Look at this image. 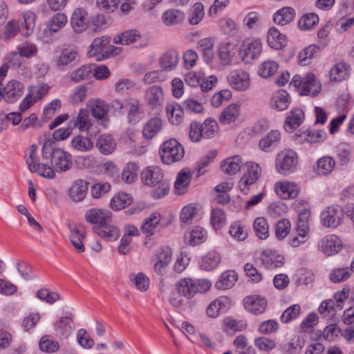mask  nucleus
Wrapping results in <instances>:
<instances>
[{"mask_svg": "<svg viewBox=\"0 0 354 354\" xmlns=\"http://www.w3.org/2000/svg\"><path fill=\"white\" fill-rule=\"evenodd\" d=\"M178 292L187 298L191 299L196 294L197 288L195 286V281L191 278H183L176 281L175 284Z\"/></svg>", "mask_w": 354, "mask_h": 354, "instance_id": "a878e982", "label": "nucleus"}, {"mask_svg": "<svg viewBox=\"0 0 354 354\" xmlns=\"http://www.w3.org/2000/svg\"><path fill=\"white\" fill-rule=\"evenodd\" d=\"M93 72L92 65H83L73 71L70 74L71 80L74 82H79L88 78Z\"/></svg>", "mask_w": 354, "mask_h": 354, "instance_id": "69168bd1", "label": "nucleus"}, {"mask_svg": "<svg viewBox=\"0 0 354 354\" xmlns=\"http://www.w3.org/2000/svg\"><path fill=\"white\" fill-rule=\"evenodd\" d=\"M71 123L75 128L82 132L88 131L93 125L88 111L84 109H81L78 112L73 114Z\"/></svg>", "mask_w": 354, "mask_h": 354, "instance_id": "a211bd4d", "label": "nucleus"}, {"mask_svg": "<svg viewBox=\"0 0 354 354\" xmlns=\"http://www.w3.org/2000/svg\"><path fill=\"white\" fill-rule=\"evenodd\" d=\"M109 43L110 38L107 36L95 38L89 46L87 52L88 57H96L97 61H102L118 54L115 52L117 48Z\"/></svg>", "mask_w": 354, "mask_h": 354, "instance_id": "39448f33", "label": "nucleus"}, {"mask_svg": "<svg viewBox=\"0 0 354 354\" xmlns=\"http://www.w3.org/2000/svg\"><path fill=\"white\" fill-rule=\"evenodd\" d=\"M201 126L203 138L205 139L213 138L218 131L217 122L211 118L206 119L201 123Z\"/></svg>", "mask_w": 354, "mask_h": 354, "instance_id": "052dcab7", "label": "nucleus"}, {"mask_svg": "<svg viewBox=\"0 0 354 354\" xmlns=\"http://www.w3.org/2000/svg\"><path fill=\"white\" fill-rule=\"evenodd\" d=\"M237 279V274L234 271H225L221 275L215 286L218 289L227 290L235 284Z\"/></svg>", "mask_w": 354, "mask_h": 354, "instance_id": "a18cd8bd", "label": "nucleus"}, {"mask_svg": "<svg viewBox=\"0 0 354 354\" xmlns=\"http://www.w3.org/2000/svg\"><path fill=\"white\" fill-rule=\"evenodd\" d=\"M281 138V133L279 131L271 130L260 139L259 147L264 152L271 151L279 145Z\"/></svg>", "mask_w": 354, "mask_h": 354, "instance_id": "b1692460", "label": "nucleus"}, {"mask_svg": "<svg viewBox=\"0 0 354 354\" xmlns=\"http://www.w3.org/2000/svg\"><path fill=\"white\" fill-rule=\"evenodd\" d=\"M221 260V255L217 252L210 251L202 257L200 268L205 271H211L217 268Z\"/></svg>", "mask_w": 354, "mask_h": 354, "instance_id": "e433bc0d", "label": "nucleus"}, {"mask_svg": "<svg viewBox=\"0 0 354 354\" xmlns=\"http://www.w3.org/2000/svg\"><path fill=\"white\" fill-rule=\"evenodd\" d=\"M245 170L239 182V187L241 192L247 194L249 186L254 184L261 175L260 166L254 162H248L245 165Z\"/></svg>", "mask_w": 354, "mask_h": 354, "instance_id": "0eeeda50", "label": "nucleus"}, {"mask_svg": "<svg viewBox=\"0 0 354 354\" xmlns=\"http://www.w3.org/2000/svg\"><path fill=\"white\" fill-rule=\"evenodd\" d=\"M279 69V64L274 60H266L260 64L258 68L259 75L268 78L272 76Z\"/></svg>", "mask_w": 354, "mask_h": 354, "instance_id": "864d4df0", "label": "nucleus"}, {"mask_svg": "<svg viewBox=\"0 0 354 354\" xmlns=\"http://www.w3.org/2000/svg\"><path fill=\"white\" fill-rule=\"evenodd\" d=\"M68 21L67 17L64 13H57L53 16L48 24V28L51 32H56L63 28Z\"/></svg>", "mask_w": 354, "mask_h": 354, "instance_id": "bf43d9fd", "label": "nucleus"}, {"mask_svg": "<svg viewBox=\"0 0 354 354\" xmlns=\"http://www.w3.org/2000/svg\"><path fill=\"white\" fill-rule=\"evenodd\" d=\"M227 80L231 88L237 91H245L250 86V75L242 69L231 71L227 76Z\"/></svg>", "mask_w": 354, "mask_h": 354, "instance_id": "9d476101", "label": "nucleus"}, {"mask_svg": "<svg viewBox=\"0 0 354 354\" xmlns=\"http://www.w3.org/2000/svg\"><path fill=\"white\" fill-rule=\"evenodd\" d=\"M133 202L132 196L125 192H119L113 196L110 201V207L113 210H121L130 205Z\"/></svg>", "mask_w": 354, "mask_h": 354, "instance_id": "37998d69", "label": "nucleus"}, {"mask_svg": "<svg viewBox=\"0 0 354 354\" xmlns=\"http://www.w3.org/2000/svg\"><path fill=\"white\" fill-rule=\"evenodd\" d=\"M138 165L133 162L127 163L123 169L122 178L127 183H133L137 178Z\"/></svg>", "mask_w": 354, "mask_h": 354, "instance_id": "774afa93", "label": "nucleus"}, {"mask_svg": "<svg viewBox=\"0 0 354 354\" xmlns=\"http://www.w3.org/2000/svg\"><path fill=\"white\" fill-rule=\"evenodd\" d=\"M295 137L297 141L301 144L304 142L312 144L324 141L326 139V133L323 131L307 130L299 134H296Z\"/></svg>", "mask_w": 354, "mask_h": 354, "instance_id": "2f4dec72", "label": "nucleus"}, {"mask_svg": "<svg viewBox=\"0 0 354 354\" xmlns=\"http://www.w3.org/2000/svg\"><path fill=\"white\" fill-rule=\"evenodd\" d=\"M295 10L291 7H283L273 15L274 22L280 26H285L292 22L295 17Z\"/></svg>", "mask_w": 354, "mask_h": 354, "instance_id": "f704fd0d", "label": "nucleus"}, {"mask_svg": "<svg viewBox=\"0 0 354 354\" xmlns=\"http://www.w3.org/2000/svg\"><path fill=\"white\" fill-rule=\"evenodd\" d=\"M262 52V42L259 38H248L241 46V55L243 60L249 63L257 59Z\"/></svg>", "mask_w": 354, "mask_h": 354, "instance_id": "1a4fd4ad", "label": "nucleus"}, {"mask_svg": "<svg viewBox=\"0 0 354 354\" xmlns=\"http://www.w3.org/2000/svg\"><path fill=\"white\" fill-rule=\"evenodd\" d=\"M207 238V232L201 227H194L185 235L190 245L195 246L203 243Z\"/></svg>", "mask_w": 354, "mask_h": 354, "instance_id": "8fccbe9b", "label": "nucleus"}, {"mask_svg": "<svg viewBox=\"0 0 354 354\" xmlns=\"http://www.w3.org/2000/svg\"><path fill=\"white\" fill-rule=\"evenodd\" d=\"M351 272L350 267L335 268L330 273V279L333 283H340L347 280L351 277Z\"/></svg>", "mask_w": 354, "mask_h": 354, "instance_id": "338daca9", "label": "nucleus"}, {"mask_svg": "<svg viewBox=\"0 0 354 354\" xmlns=\"http://www.w3.org/2000/svg\"><path fill=\"white\" fill-rule=\"evenodd\" d=\"M204 6L200 2L195 3L191 10L189 17V22L191 25H196L201 22L204 17Z\"/></svg>", "mask_w": 354, "mask_h": 354, "instance_id": "0e129e2a", "label": "nucleus"}, {"mask_svg": "<svg viewBox=\"0 0 354 354\" xmlns=\"http://www.w3.org/2000/svg\"><path fill=\"white\" fill-rule=\"evenodd\" d=\"M55 335L62 339L68 338L75 329L73 315L61 317L55 324Z\"/></svg>", "mask_w": 354, "mask_h": 354, "instance_id": "dca6fc26", "label": "nucleus"}, {"mask_svg": "<svg viewBox=\"0 0 354 354\" xmlns=\"http://www.w3.org/2000/svg\"><path fill=\"white\" fill-rule=\"evenodd\" d=\"M290 84L297 88L300 95H317L321 91V84L313 73H308L304 77L295 75Z\"/></svg>", "mask_w": 354, "mask_h": 354, "instance_id": "20e7f679", "label": "nucleus"}, {"mask_svg": "<svg viewBox=\"0 0 354 354\" xmlns=\"http://www.w3.org/2000/svg\"><path fill=\"white\" fill-rule=\"evenodd\" d=\"M141 180L146 186L151 187V196L159 199L166 196L169 192V185L164 177L162 170L158 166H149L141 173Z\"/></svg>", "mask_w": 354, "mask_h": 354, "instance_id": "f257e3e1", "label": "nucleus"}, {"mask_svg": "<svg viewBox=\"0 0 354 354\" xmlns=\"http://www.w3.org/2000/svg\"><path fill=\"white\" fill-rule=\"evenodd\" d=\"M85 239V234L81 232L80 230L75 227L71 229L70 234V241L77 252L82 253L84 252L85 248L83 241Z\"/></svg>", "mask_w": 354, "mask_h": 354, "instance_id": "6e6d98bb", "label": "nucleus"}, {"mask_svg": "<svg viewBox=\"0 0 354 354\" xmlns=\"http://www.w3.org/2000/svg\"><path fill=\"white\" fill-rule=\"evenodd\" d=\"M318 47L315 45H310L302 49L298 54V62L300 65L306 66L309 64L310 60L315 57Z\"/></svg>", "mask_w": 354, "mask_h": 354, "instance_id": "680f3d73", "label": "nucleus"}, {"mask_svg": "<svg viewBox=\"0 0 354 354\" xmlns=\"http://www.w3.org/2000/svg\"><path fill=\"white\" fill-rule=\"evenodd\" d=\"M244 306L248 312L254 315H259L265 312L267 307V300L266 298L258 295H251L244 299Z\"/></svg>", "mask_w": 354, "mask_h": 354, "instance_id": "aec40b11", "label": "nucleus"}, {"mask_svg": "<svg viewBox=\"0 0 354 354\" xmlns=\"http://www.w3.org/2000/svg\"><path fill=\"white\" fill-rule=\"evenodd\" d=\"M96 147L102 154L109 155L115 151L116 143L111 135L104 134L98 138Z\"/></svg>", "mask_w": 354, "mask_h": 354, "instance_id": "ea45409f", "label": "nucleus"}, {"mask_svg": "<svg viewBox=\"0 0 354 354\" xmlns=\"http://www.w3.org/2000/svg\"><path fill=\"white\" fill-rule=\"evenodd\" d=\"M350 66L346 62H339L330 70L329 78L333 82H342L349 76Z\"/></svg>", "mask_w": 354, "mask_h": 354, "instance_id": "c756f323", "label": "nucleus"}, {"mask_svg": "<svg viewBox=\"0 0 354 354\" xmlns=\"http://www.w3.org/2000/svg\"><path fill=\"white\" fill-rule=\"evenodd\" d=\"M71 147L78 151L86 152L93 148V141L88 137L76 136L71 141Z\"/></svg>", "mask_w": 354, "mask_h": 354, "instance_id": "de8ad7c7", "label": "nucleus"}, {"mask_svg": "<svg viewBox=\"0 0 354 354\" xmlns=\"http://www.w3.org/2000/svg\"><path fill=\"white\" fill-rule=\"evenodd\" d=\"M93 230L100 237L108 241L116 240L120 234V230L117 227L110 225L109 223L102 226L93 227Z\"/></svg>", "mask_w": 354, "mask_h": 354, "instance_id": "7c9ffc66", "label": "nucleus"}, {"mask_svg": "<svg viewBox=\"0 0 354 354\" xmlns=\"http://www.w3.org/2000/svg\"><path fill=\"white\" fill-rule=\"evenodd\" d=\"M336 308H338L333 299L324 301L319 307V313L325 318L331 319L336 314Z\"/></svg>", "mask_w": 354, "mask_h": 354, "instance_id": "e2e57ef3", "label": "nucleus"}, {"mask_svg": "<svg viewBox=\"0 0 354 354\" xmlns=\"http://www.w3.org/2000/svg\"><path fill=\"white\" fill-rule=\"evenodd\" d=\"M261 265L266 269L273 270L284 265L285 258L276 250H265L258 257Z\"/></svg>", "mask_w": 354, "mask_h": 354, "instance_id": "f8f14e48", "label": "nucleus"}, {"mask_svg": "<svg viewBox=\"0 0 354 354\" xmlns=\"http://www.w3.org/2000/svg\"><path fill=\"white\" fill-rule=\"evenodd\" d=\"M30 171L36 172L44 178L48 179L54 178L55 171L53 167L45 163H37L36 165H30Z\"/></svg>", "mask_w": 354, "mask_h": 354, "instance_id": "13d9d810", "label": "nucleus"}, {"mask_svg": "<svg viewBox=\"0 0 354 354\" xmlns=\"http://www.w3.org/2000/svg\"><path fill=\"white\" fill-rule=\"evenodd\" d=\"M240 106L236 104H232L225 109L219 116L221 124H230L234 122L239 115Z\"/></svg>", "mask_w": 354, "mask_h": 354, "instance_id": "49530a36", "label": "nucleus"}, {"mask_svg": "<svg viewBox=\"0 0 354 354\" xmlns=\"http://www.w3.org/2000/svg\"><path fill=\"white\" fill-rule=\"evenodd\" d=\"M162 122L159 118L150 119L144 126L142 134L145 138L151 140L162 129Z\"/></svg>", "mask_w": 354, "mask_h": 354, "instance_id": "a19ab883", "label": "nucleus"}, {"mask_svg": "<svg viewBox=\"0 0 354 354\" xmlns=\"http://www.w3.org/2000/svg\"><path fill=\"white\" fill-rule=\"evenodd\" d=\"M320 216L324 227L335 228L342 223L344 214L341 206L333 205L326 207Z\"/></svg>", "mask_w": 354, "mask_h": 354, "instance_id": "6e6552de", "label": "nucleus"}, {"mask_svg": "<svg viewBox=\"0 0 354 354\" xmlns=\"http://www.w3.org/2000/svg\"><path fill=\"white\" fill-rule=\"evenodd\" d=\"M8 70V66L3 64L0 67V102L4 100L8 103H15L22 95L21 84L16 80L10 81L6 86H2Z\"/></svg>", "mask_w": 354, "mask_h": 354, "instance_id": "f03ea898", "label": "nucleus"}, {"mask_svg": "<svg viewBox=\"0 0 354 354\" xmlns=\"http://www.w3.org/2000/svg\"><path fill=\"white\" fill-rule=\"evenodd\" d=\"M241 165V158L239 156H234L224 160L221 165V167L224 173L234 175L240 170Z\"/></svg>", "mask_w": 354, "mask_h": 354, "instance_id": "c03bdc74", "label": "nucleus"}, {"mask_svg": "<svg viewBox=\"0 0 354 354\" xmlns=\"http://www.w3.org/2000/svg\"><path fill=\"white\" fill-rule=\"evenodd\" d=\"M184 18L183 12L176 9H169L163 13L162 22L166 26H172L181 23Z\"/></svg>", "mask_w": 354, "mask_h": 354, "instance_id": "3c124183", "label": "nucleus"}, {"mask_svg": "<svg viewBox=\"0 0 354 354\" xmlns=\"http://www.w3.org/2000/svg\"><path fill=\"white\" fill-rule=\"evenodd\" d=\"M342 249L341 239L335 234H328L323 237L318 243V250L326 256L337 254Z\"/></svg>", "mask_w": 354, "mask_h": 354, "instance_id": "4468645a", "label": "nucleus"}, {"mask_svg": "<svg viewBox=\"0 0 354 354\" xmlns=\"http://www.w3.org/2000/svg\"><path fill=\"white\" fill-rule=\"evenodd\" d=\"M305 115L299 108L292 109L288 114L284 123V127L288 131H293L304 122Z\"/></svg>", "mask_w": 354, "mask_h": 354, "instance_id": "393cba45", "label": "nucleus"}, {"mask_svg": "<svg viewBox=\"0 0 354 354\" xmlns=\"http://www.w3.org/2000/svg\"><path fill=\"white\" fill-rule=\"evenodd\" d=\"M145 99L147 103L152 107L161 106L164 96L162 88L158 86L149 87L145 93Z\"/></svg>", "mask_w": 354, "mask_h": 354, "instance_id": "4c0bfd02", "label": "nucleus"}, {"mask_svg": "<svg viewBox=\"0 0 354 354\" xmlns=\"http://www.w3.org/2000/svg\"><path fill=\"white\" fill-rule=\"evenodd\" d=\"M88 185V183L86 180H76L68 189L69 198L75 203L82 201L87 194Z\"/></svg>", "mask_w": 354, "mask_h": 354, "instance_id": "5701e85b", "label": "nucleus"}, {"mask_svg": "<svg viewBox=\"0 0 354 354\" xmlns=\"http://www.w3.org/2000/svg\"><path fill=\"white\" fill-rule=\"evenodd\" d=\"M317 174L321 176L329 174L335 166V160L330 156H324L317 160Z\"/></svg>", "mask_w": 354, "mask_h": 354, "instance_id": "5fc2aeb1", "label": "nucleus"}, {"mask_svg": "<svg viewBox=\"0 0 354 354\" xmlns=\"http://www.w3.org/2000/svg\"><path fill=\"white\" fill-rule=\"evenodd\" d=\"M234 46L227 42L222 43L218 47L217 55L223 66L230 65L235 55Z\"/></svg>", "mask_w": 354, "mask_h": 354, "instance_id": "473e14b6", "label": "nucleus"}, {"mask_svg": "<svg viewBox=\"0 0 354 354\" xmlns=\"http://www.w3.org/2000/svg\"><path fill=\"white\" fill-rule=\"evenodd\" d=\"M268 44L274 49H282L287 45L286 36L275 27L270 28L267 35Z\"/></svg>", "mask_w": 354, "mask_h": 354, "instance_id": "cd10ccee", "label": "nucleus"}, {"mask_svg": "<svg viewBox=\"0 0 354 354\" xmlns=\"http://www.w3.org/2000/svg\"><path fill=\"white\" fill-rule=\"evenodd\" d=\"M50 158L55 171H66L71 167V156L62 149H54L51 151Z\"/></svg>", "mask_w": 354, "mask_h": 354, "instance_id": "9b49d317", "label": "nucleus"}, {"mask_svg": "<svg viewBox=\"0 0 354 354\" xmlns=\"http://www.w3.org/2000/svg\"><path fill=\"white\" fill-rule=\"evenodd\" d=\"M180 55L174 49H169L165 51L159 58L160 68L166 71H173L176 68L179 62Z\"/></svg>", "mask_w": 354, "mask_h": 354, "instance_id": "4be33fe9", "label": "nucleus"}, {"mask_svg": "<svg viewBox=\"0 0 354 354\" xmlns=\"http://www.w3.org/2000/svg\"><path fill=\"white\" fill-rule=\"evenodd\" d=\"M160 156L165 165L180 161L185 156L183 146L176 139L165 141L160 147Z\"/></svg>", "mask_w": 354, "mask_h": 354, "instance_id": "7ed1b4c3", "label": "nucleus"}, {"mask_svg": "<svg viewBox=\"0 0 354 354\" xmlns=\"http://www.w3.org/2000/svg\"><path fill=\"white\" fill-rule=\"evenodd\" d=\"M78 58L76 50L64 49L57 60V65L61 70H65L66 67Z\"/></svg>", "mask_w": 354, "mask_h": 354, "instance_id": "09e8293b", "label": "nucleus"}, {"mask_svg": "<svg viewBox=\"0 0 354 354\" xmlns=\"http://www.w3.org/2000/svg\"><path fill=\"white\" fill-rule=\"evenodd\" d=\"M88 23V13L86 10L82 8H75L71 17V24L74 31L77 33L84 32Z\"/></svg>", "mask_w": 354, "mask_h": 354, "instance_id": "6ab92c4d", "label": "nucleus"}, {"mask_svg": "<svg viewBox=\"0 0 354 354\" xmlns=\"http://www.w3.org/2000/svg\"><path fill=\"white\" fill-rule=\"evenodd\" d=\"M141 38V34L139 30L136 29L127 30L114 37L113 41L115 44H120L122 45H130Z\"/></svg>", "mask_w": 354, "mask_h": 354, "instance_id": "79ce46f5", "label": "nucleus"}, {"mask_svg": "<svg viewBox=\"0 0 354 354\" xmlns=\"http://www.w3.org/2000/svg\"><path fill=\"white\" fill-rule=\"evenodd\" d=\"M161 215L158 212H153L149 216L146 217L141 226V230L143 233L152 236L155 233L156 229L160 225Z\"/></svg>", "mask_w": 354, "mask_h": 354, "instance_id": "c9c22d12", "label": "nucleus"}, {"mask_svg": "<svg viewBox=\"0 0 354 354\" xmlns=\"http://www.w3.org/2000/svg\"><path fill=\"white\" fill-rule=\"evenodd\" d=\"M192 178V174L185 169L181 170L177 175L174 183L175 193L178 195L185 194L188 188Z\"/></svg>", "mask_w": 354, "mask_h": 354, "instance_id": "58836bf2", "label": "nucleus"}, {"mask_svg": "<svg viewBox=\"0 0 354 354\" xmlns=\"http://www.w3.org/2000/svg\"><path fill=\"white\" fill-rule=\"evenodd\" d=\"M50 86L46 84L30 86L28 93L24 98V111L30 109L36 102L41 100L49 91Z\"/></svg>", "mask_w": 354, "mask_h": 354, "instance_id": "2eb2a0df", "label": "nucleus"}, {"mask_svg": "<svg viewBox=\"0 0 354 354\" xmlns=\"http://www.w3.org/2000/svg\"><path fill=\"white\" fill-rule=\"evenodd\" d=\"M290 101L291 98L288 93L285 90H279L273 94L270 106L278 111H284L290 104Z\"/></svg>", "mask_w": 354, "mask_h": 354, "instance_id": "bb28decb", "label": "nucleus"}, {"mask_svg": "<svg viewBox=\"0 0 354 354\" xmlns=\"http://www.w3.org/2000/svg\"><path fill=\"white\" fill-rule=\"evenodd\" d=\"M297 155L292 151H282L276 158V169L283 175H287L293 172L297 165Z\"/></svg>", "mask_w": 354, "mask_h": 354, "instance_id": "423d86ee", "label": "nucleus"}, {"mask_svg": "<svg viewBox=\"0 0 354 354\" xmlns=\"http://www.w3.org/2000/svg\"><path fill=\"white\" fill-rule=\"evenodd\" d=\"M92 116L97 120H103L104 123L109 122L107 114L109 111V104L104 100L100 99L90 100L87 103ZM105 126L106 124H104Z\"/></svg>", "mask_w": 354, "mask_h": 354, "instance_id": "f3484780", "label": "nucleus"}, {"mask_svg": "<svg viewBox=\"0 0 354 354\" xmlns=\"http://www.w3.org/2000/svg\"><path fill=\"white\" fill-rule=\"evenodd\" d=\"M319 19L314 12L304 15L298 21V26L301 30H310L319 23Z\"/></svg>", "mask_w": 354, "mask_h": 354, "instance_id": "4d7b16f0", "label": "nucleus"}, {"mask_svg": "<svg viewBox=\"0 0 354 354\" xmlns=\"http://www.w3.org/2000/svg\"><path fill=\"white\" fill-rule=\"evenodd\" d=\"M84 218L88 223L93 225V227H99L111 222L112 213L105 209L91 208L86 212Z\"/></svg>", "mask_w": 354, "mask_h": 354, "instance_id": "ddd939ff", "label": "nucleus"}, {"mask_svg": "<svg viewBox=\"0 0 354 354\" xmlns=\"http://www.w3.org/2000/svg\"><path fill=\"white\" fill-rule=\"evenodd\" d=\"M277 194L282 198H295L299 193V188L294 183L288 181L277 182L274 185Z\"/></svg>", "mask_w": 354, "mask_h": 354, "instance_id": "412c9836", "label": "nucleus"}, {"mask_svg": "<svg viewBox=\"0 0 354 354\" xmlns=\"http://www.w3.org/2000/svg\"><path fill=\"white\" fill-rule=\"evenodd\" d=\"M253 229L256 235L261 240L266 239L269 236V225L267 220L263 217L255 218Z\"/></svg>", "mask_w": 354, "mask_h": 354, "instance_id": "603ef678", "label": "nucleus"}, {"mask_svg": "<svg viewBox=\"0 0 354 354\" xmlns=\"http://www.w3.org/2000/svg\"><path fill=\"white\" fill-rule=\"evenodd\" d=\"M214 46V40L210 37L201 39L198 42V49L202 53L203 59L207 64H210L213 61Z\"/></svg>", "mask_w": 354, "mask_h": 354, "instance_id": "72a5a7b5", "label": "nucleus"}, {"mask_svg": "<svg viewBox=\"0 0 354 354\" xmlns=\"http://www.w3.org/2000/svg\"><path fill=\"white\" fill-rule=\"evenodd\" d=\"M167 117L172 124H180L184 119L183 107L176 102L167 104L165 107Z\"/></svg>", "mask_w": 354, "mask_h": 354, "instance_id": "c85d7f7f", "label": "nucleus"}]
</instances>
